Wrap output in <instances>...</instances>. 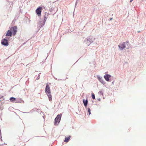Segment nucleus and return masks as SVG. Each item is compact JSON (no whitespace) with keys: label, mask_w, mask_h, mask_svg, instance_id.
Instances as JSON below:
<instances>
[{"label":"nucleus","mask_w":146,"mask_h":146,"mask_svg":"<svg viewBox=\"0 0 146 146\" xmlns=\"http://www.w3.org/2000/svg\"><path fill=\"white\" fill-rule=\"evenodd\" d=\"M124 46H125V47L127 48H128L130 44L129 43L127 42H124Z\"/></svg>","instance_id":"11"},{"label":"nucleus","mask_w":146,"mask_h":146,"mask_svg":"<svg viewBox=\"0 0 146 146\" xmlns=\"http://www.w3.org/2000/svg\"><path fill=\"white\" fill-rule=\"evenodd\" d=\"M111 77V76L110 75L107 74H106L104 76V78L107 81H109V78H110Z\"/></svg>","instance_id":"6"},{"label":"nucleus","mask_w":146,"mask_h":146,"mask_svg":"<svg viewBox=\"0 0 146 146\" xmlns=\"http://www.w3.org/2000/svg\"><path fill=\"white\" fill-rule=\"evenodd\" d=\"M45 92L48 97L49 100L50 101L52 100V96L51 94L49 86L47 85L45 89Z\"/></svg>","instance_id":"1"},{"label":"nucleus","mask_w":146,"mask_h":146,"mask_svg":"<svg viewBox=\"0 0 146 146\" xmlns=\"http://www.w3.org/2000/svg\"><path fill=\"white\" fill-rule=\"evenodd\" d=\"M83 102L84 104V106L85 107H86L88 103V101L87 100H85V99H83Z\"/></svg>","instance_id":"9"},{"label":"nucleus","mask_w":146,"mask_h":146,"mask_svg":"<svg viewBox=\"0 0 146 146\" xmlns=\"http://www.w3.org/2000/svg\"><path fill=\"white\" fill-rule=\"evenodd\" d=\"M42 10V8L41 7H38L36 10V12L38 16L41 15V12Z\"/></svg>","instance_id":"4"},{"label":"nucleus","mask_w":146,"mask_h":146,"mask_svg":"<svg viewBox=\"0 0 146 146\" xmlns=\"http://www.w3.org/2000/svg\"><path fill=\"white\" fill-rule=\"evenodd\" d=\"M124 43L123 44H120L119 45V47L121 49H123L125 48H126L125 46H124Z\"/></svg>","instance_id":"7"},{"label":"nucleus","mask_w":146,"mask_h":146,"mask_svg":"<svg viewBox=\"0 0 146 146\" xmlns=\"http://www.w3.org/2000/svg\"><path fill=\"white\" fill-rule=\"evenodd\" d=\"M112 18H110V20H112Z\"/></svg>","instance_id":"17"},{"label":"nucleus","mask_w":146,"mask_h":146,"mask_svg":"<svg viewBox=\"0 0 146 146\" xmlns=\"http://www.w3.org/2000/svg\"><path fill=\"white\" fill-rule=\"evenodd\" d=\"M92 98L93 99H95V96L94 94L93 93H92Z\"/></svg>","instance_id":"15"},{"label":"nucleus","mask_w":146,"mask_h":146,"mask_svg":"<svg viewBox=\"0 0 146 146\" xmlns=\"http://www.w3.org/2000/svg\"><path fill=\"white\" fill-rule=\"evenodd\" d=\"M48 15V13H45L44 16V23H45L46 20L47 19V17Z\"/></svg>","instance_id":"12"},{"label":"nucleus","mask_w":146,"mask_h":146,"mask_svg":"<svg viewBox=\"0 0 146 146\" xmlns=\"http://www.w3.org/2000/svg\"><path fill=\"white\" fill-rule=\"evenodd\" d=\"M70 137L71 136H69L68 137H66L64 140V142L66 143L68 142Z\"/></svg>","instance_id":"10"},{"label":"nucleus","mask_w":146,"mask_h":146,"mask_svg":"<svg viewBox=\"0 0 146 146\" xmlns=\"http://www.w3.org/2000/svg\"><path fill=\"white\" fill-rule=\"evenodd\" d=\"M10 100L11 102H13L16 100V98L13 97H11L10 98Z\"/></svg>","instance_id":"13"},{"label":"nucleus","mask_w":146,"mask_h":146,"mask_svg":"<svg viewBox=\"0 0 146 146\" xmlns=\"http://www.w3.org/2000/svg\"><path fill=\"white\" fill-rule=\"evenodd\" d=\"M60 115H58L56 117L55 119L54 124L56 125H58V124L60 121Z\"/></svg>","instance_id":"2"},{"label":"nucleus","mask_w":146,"mask_h":146,"mask_svg":"<svg viewBox=\"0 0 146 146\" xmlns=\"http://www.w3.org/2000/svg\"><path fill=\"white\" fill-rule=\"evenodd\" d=\"M17 27L16 26H15L11 27L10 29L11 32L13 36H15L17 32Z\"/></svg>","instance_id":"3"},{"label":"nucleus","mask_w":146,"mask_h":146,"mask_svg":"<svg viewBox=\"0 0 146 146\" xmlns=\"http://www.w3.org/2000/svg\"><path fill=\"white\" fill-rule=\"evenodd\" d=\"M88 112L89 113V115H90L91 114V111H91L90 109L89 108H88Z\"/></svg>","instance_id":"14"},{"label":"nucleus","mask_w":146,"mask_h":146,"mask_svg":"<svg viewBox=\"0 0 146 146\" xmlns=\"http://www.w3.org/2000/svg\"><path fill=\"white\" fill-rule=\"evenodd\" d=\"M133 0H130V2L131 3Z\"/></svg>","instance_id":"16"},{"label":"nucleus","mask_w":146,"mask_h":146,"mask_svg":"<svg viewBox=\"0 0 146 146\" xmlns=\"http://www.w3.org/2000/svg\"><path fill=\"white\" fill-rule=\"evenodd\" d=\"M1 43L3 45L7 46L8 45L7 40L5 39H4L2 40Z\"/></svg>","instance_id":"5"},{"label":"nucleus","mask_w":146,"mask_h":146,"mask_svg":"<svg viewBox=\"0 0 146 146\" xmlns=\"http://www.w3.org/2000/svg\"><path fill=\"white\" fill-rule=\"evenodd\" d=\"M12 34V33L11 32V31L10 30H9L6 35V36H11Z\"/></svg>","instance_id":"8"}]
</instances>
